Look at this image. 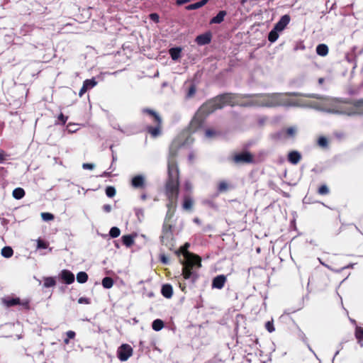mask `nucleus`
Returning <instances> with one entry per match:
<instances>
[{
  "label": "nucleus",
  "mask_w": 363,
  "mask_h": 363,
  "mask_svg": "<svg viewBox=\"0 0 363 363\" xmlns=\"http://www.w3.org/2000/svg\"><path fill=\"white\" fill-rule=\"evenodd\" d=\"M240 104L238 102V96L232 94H225L217 96L213 100L203 104L195 114L194 118L190 123V130L191 132L196 131L201 128L205 120L206 116L213 113L217 109L222 108L226 105L235 106Z\"/></svg>",
  "instance_id": "f257e3e1"
},
{
  "label": "nucleus",
  "mask_w": 363,
  "mask_h": 363,
  "mask_svg": "<svg viewBox=\"0 0 363 363\" xmlns=\"http://www.w3.org/2000/svg\"><path fill=\"white\" fill-rule=\"evenodd\" d=\"M178 144L174 141L169 148L167 159L168 181L166 184V194L169 199L167 207H174L179 194V169L175 160Z\"/></svg>",
  "instance_id": "f03ea898"
},
{
  "label": "nucleus",
  "mask_w": 363,
  "mask_h": 363,
  "mask_svg": "<svg viewBox=\"0 0 363 363\" xmlns=\"http://www.w3.org/2000/svg\"><path fill=\"white\" fill-rule=\"evenodd\" d=\"M189 244L185 245L187 248ZM185 261L183 262L182 275L185 279H191L194 283L199 277L196 270L201 267V260L198 255H195L186 251L183 252Z\"/></svg>",
  "instance_id": "7ed1b4c3"
},
{
  "label": "nucleus",
  "mask_w": 363,
  "mask_h": 363,
  "mask_svg": "<svg viewBox=\"0 0 363 363\" xmlns=\"http://www.w3.org/2000/svg\"><path fill=\"white\" fill-rule=\"evenodd\" d=\"M281 95L279 94H272L267 95H259L253 97L250 103L244 104L245 106H259L273 107L283 105Z\"/></svg>",
  "instance_id": "20e7f679"
},
{
  "label": "nucleus",
  "mask_w": 363,
  "mask_h": 363,
  "mask_svg": "<svg viewBox=\"0 0 363 363\" xmlns=\"http://www.w3.org/2000/svg\"><path fill=\"white\" fill-rule=\"evenodd\" d=\"M320 99L321 101L320 102H313L310 106L321 111L338 113V111L334 108V105L336 102L335 99L328 97H322Z\"/></svg>",
  "instance_id": "39448f33"
},
{
  "label": "nucleus",
  "mask_w": 363,
  "mask_h": 363,
  "mask_svg": "<svg viewBox=\"0 0 363 363\" xmlns=\"http://www.w3.org/2000/svg\"><path fill=\"white\" fill-rule=\"evenodd\" d=\"M133 352V348L130 345L122 344L117 350V357L121 361L125 362L132 356Z\"/></svg>",
  "instance_id": "423d86ee"
},
{
  "label": "nucleus",
  "mask_w": 363,
  "mask_h": 363,
  "mask_svg": "<svg viewBox=\"0 0 363 363\" xmlns=\"http://www.w3.org/2000/svg\"><path fill=\"white\" fill-rule=\"evenodd\" d=\"M1 303L8 308L17 305L23 306L24 307H28V302L27 301H21L18 297H13L11 296L2 298Z\"/></svg>",
  "instance_id": "0eeeda50"
},
{
  "label": "nucleus",
  "mask_w": 363,
  "mask_h": 363,
  "mask_svg": "<svg viewBox=\"0 0 363 363\" xmlns=\"http://www.w3.org/2000/svg\"><path fill=\"white\" fill-rule=\"evenodd\" d=\"M145 112H147L150 115H152L155 121V122L157 123L156 127H148V131L149 133L153 136L157 137L160 133V127H161V123L162 119L161 118L153 111L145 109Z\"/></svg>",
  "instance_id": "6e6552de"
},
{
  "label": "nucleus",
  "mask_w": 363,
  "mask_h": 363,
  "mask_svg": "<svg viewBox=\"0 0 363 363\" xmlns=\"http://www.w3.org/2000/svg\"><path fill=\"white\" fill-rule=\"evenodd\" d=\"M131 185L135 189H143L145 186V179L142 174L133 177L131 179Z\"/></svg>",
  "instance_id": "1a4fd4ad"
},
{
  "label": "nucleus",
  "mask_w": 363,
  "mask_h": 363,
  "mask_svg": "<svg viewBox=\"0 0 363 363\" xmlns=\"http://www.w3.org/2000/svg\"><path fill=\"white\" fill-rule=\"evenodd\" d=\"M289 22L290 16L289 15H284L281 16L280 20L275 24L274 28L279 32H281L284 30Z\"/></svg>",
  "instance_id": "9d476101"
},
{
  "label": "nucleus",
  "mask_w": 363,
  "mask_h": 363,
  "mask_svg": "<svg viewBox=\"0 0 363 363\" xmlns=\"http://www.w3.org/2000/svg\"><path fill=\"white\" fill-rule=\"evenodd\" d=\"M226 277L225 275H218L213 278L212 281V287L218 289H221L223 288L225 282H226Z\"/></svg>",
  "instance_id": "9b49d317"
},
{
  "label": "nucleus",
  "mask_w": 363,
  "mask_h": 363,
  "mask_svg": "<svg viewBox=\"0 0 363 363\" xmlns=\"http://www.w3.org/2000/svg\"><path fill=\"white\" fill-rule=\"evenodd\" d=\"M234 160L237 163L240 162H251L252 161V156L249 152H242L236 155Z\"/></svg>",
  "instance_id": "f8f14e48"
},
{
  "label": "nucleus",
  "mask_w": 363,
  "mask_h": 363,
  "mask_svg": "<svg viewBox=\"0 0 363 363\" xmlns=\"http://www.w3.org/2000/svg\"><path fill=\"white\" fill-rule=\"evenodd\" d=\"M61 279L67 284H71L74 281V276L70 271L64 269L60 274Z\"/></svg>",
  "instance_id": "ddd939ff"
},
{
  "label": "nucleus",
  "mask_w": 363,
  "mask_h": 363,
  "mask_svg": "<svg viewBox=\"0 0 363 363\" xmlns=\"http://www.w3.org/2000/svg\"><path fill=\"white\" fill-rule=\"evenodd\" d=\"M196 42L199 45H204L211 42V35L205 33L196 37Z\"/></svg>",
  "instance_id": "4468645a"
},
{
  "label": "nucleus",
  "mask_w": 363,
  "mask_h": 363,
  "mask_svg": "<svg viewBox=\"0 0 363 363\" xmlns=\"http://www.w3.org/2000/svg\"><path fill=\"white\" fill-rule=\"evenodd\" d=\"M301 158V154L297 151L290 152L288 155V160L293 164L298 163Z\"/></svg>",
  "instance_id": "2eb2a0df"
},
{
  "label": "nucleus",
  "mask_w": 363,
  "mask_h": 363,
  "mask_svg": "<svg viewBox=\"0 0 363 363\" xmlns=\"http://www.w3.org/2000/svg\"><path fill=\"white\" fill-rule=\"evenodd\" d=\"M162 294L167 298H169L172 296L173 289L170 284H164L162 287L161 290Z\"/></svg>",
  "instance_id": "dca6fc26"
},
{
  "label": "nucleus",
  "mask_w": 363,
  "mask_h": 363,
  "mask_svg": "<svg viewBox=\"0 0 363 363\" xmlns=\"http://www.w3.org/2000/svg\"><path fill=\"white\" fill-rule=\"evenodd\" d=\"M172 59L174 61L178 60L181 57L182 48L177 47L172 48L169 50Z\"/></svg>",
  "instance_id": "f3484780"
},
{
  "label": "nucleus",
  "mask_w": 363,
  "mask_h": 363,
  "mask_svg": "<svg viewBox=\"0 0 363 363\" xmlns=\"http://www.w3.org/2000/svg\"><path fill=\"white\" fill-rule=\"evenodd\" d=\"M226 16V11H220L211 20V23H220L223 21L224 17Z\"/></svg>",
  "instance_id": "a211bd4d"
},
{
  "label": "nucleus",
  "mask_w": 363,
  "mask_h": 363,
  "mask_svg": "<svg viewBox=\"0 0 363 363\" xmlns=\"http://www.w3.org/2000/svg\"><path fill=\"white\" fill-rule=\"evenodd\" d=\"M316 52L320 56H325L328 53V48L325 44H320L316 47Z\"/></svg>",
  "instance_id": "6ab92c4d"
},
{
  "label": "nucleus",
  "mask_w": 363,
  "mask_h": 363,
  "mask_svg": "<svg viewBox=\"0 0 363 363\" xmlns=\"http://www.w3.org/2000/svg\"><path fill=\"white\" fill-rule=\"evenodd\" d=\"M355 337L358 340V342L363 346V328L361 327H357L355 330Z\"/></svg>",
  "instance_id": "aec40b11"
},
{
  "label": "nucleus",
  "mask_w": 363,
  "mask_h": 363,
  "mask_svg": "<svg viewBox=\"0 0 363 363\" xmlns=\"http://www.w3.org/2000/svg\"><path fill=\"white\" fill-rule=\"evenodd\" d=\"M193 199L190 196H185L183 202V208L190 210L193 206Z\"/></svg>",
  "instance_id": "412c9836"
},
{
  "label": "nucleus",
  "mask_w": 363,
  "mask_h": 363,
  "mask_svg": "<svg viewBox=\"0 0 363 363\" xmlns=\"http://www.w3.org/2000/svg\"><path fill=\"white\" fill-rule=\"evenodd\" d=\"M152 329L155 331H160L164 327L163 321L160 319H156L152 322Z\"/></svg>",
  "instance_id": "4be33fe9"
},
{
  "label": "nucleus",
  "mask_w": 363,
  "mask_h": 363,
  "mask_svg": "<svg viewBox=\"0 0 363 363\" xmlns=\"http://www.w3.org/2000/svg\"><path fill=\"white\" fill-rule=\"evenodd\" d=\"M13 196L16 199H22L25 195V191L22 188H16L13 191Z\"/></svg>",
  "instance_id": "5701e85b"
},
{
  "label": "nucleus",
  "mask_w": 363,
  "mask_h": 363,
  "mask_svg": "<svg viewBox=\"0 0 363 363\" xmlns=\"http://www.w3.org/2000/svg\"><path fill=\"white\" fill-rule=\"evenodd\" d=\"M1 254L3 257L9 258L13 255V251L11 247L6 246L2 248Z\"/></svg>",
  "instance_id": "b1692460"
},
{
  "label": "nucleus",
  "mask_w": 363,
  "mask_h": 363,
  "mask_svg": "<svg viewBox=\"0 0 363 363\" xmlns=\"http://www.w3.org/2000/svg\"><path fill=\"white\" fill-rule=\"evenodd\" d=\"M113 285V280L112 278L106 277L102 279V286L105 289H111Z\"/></svg>",
  "instance_id": "393cba45"
},
{
  "label": "nucleus",
  "mask_w": 363,
  "mask_h": 363,
  "mask_svg": "<svg viewBox=\"0 0 363 363\" xmlns=\"http://www.w3.org/2000/svg\"><path fill=\"white\" fill-rule=\"evenodd\" d=\"M279 33L280 32L273 28L269 33L268 40L272 43L275 42L279 38Z\"/></svg>",
  "instance_id": "a878e982"
},
{
  "label": "nucleus",
  "mask_w": 363,
  "mask_h": 363,
  "mask_svg": "<svg viewBox=\"0 0 363 363\" xmlns=\"http://www.w3.org/2000/svg\"><path fill=\"white\" fill-rule=\"evenodd\" d=\"M88 279V275L84 272H80L77 274V281L79 283L84 284L86 282Z\"/></svg>",
  "instance_id": "bb28decb"
},
{
  "label": "nucleus",
  "mask_w": 363,
  "mask_h": 363,
  "mask_svg": "<svg viewBox=\"0 0 363 363\" xmlns=\"http://www.w3.org/2000/svg\"><path fill=\"white\" fill-rule=\"evenodd\" d=\"M122 240H123V243L127 247L131 246L134 242L133 238L130 235H123L122 237Z\"/></svg>",
  "instance_id": "cd10ccee"
},
{
  "label": "nucleus",
  "mask_w": 363,
  "mask_h": 363,
  "mask_svg": "<svg viewBox=\"0 0 363 363\" xmlns=\"http://www.w3.org/2000/svg\"><path fill=\"white\" fill-rule=\"evenodd\" d=\"M55 284V280L52 277H45L44 279V286L45 288L54 286Z\"/></svg>",
  "instance_id": "c85d7f7f"
},
{
  "label": "nucleus",
  "mask_w": 363,
  "mask_h": 363,
  "mask_svg": "<svg viewBox=\"0 0 363 363\" xmlns=\"http://www.w3.org/2000/svg\"><path fill=\"white\" fill-rule=\"evenodd\" d=\"M97 82L95 81L94 79H86L84 83H83V85L86 88V89H91L93 87H94L96 85Z\"/></svg>",
  "instance_id": "c756f323"
},
{
  "label": "nucleus",
  "mask_w": 363,
  "mask_h": 363,
  "mask_svg": "<svg viewBox=\"0 0 363 363\" xmlns=\"http://www.w3.org/2000/svg\"><path fill=\"white\" fill-rule=\"evenodd\" d=\"M121 231L117 227H112L109 231V235L111 238H117L120 235Z\"/></svg>",
  "instance_id": "7c9ffc66"
},
{
  "label": "nucleus",
  "mask_w": 363,
  "mask_h": 363,
  "mask_svg": "<svg viewBox=\"0 0 363 363\" xmlns=\"http://www.w3.org/2000/svg\"><path fill=\"white\" fill-rule=\"evenodd\" d=\"M37 249H46L48 247V242L43 241L40 238H38L37 240Z\"/></svg>",
  "instance_id": "2f4dec72"
},
{
  "label": "nucleus",
  "mask_w": 363,
  "mask_h": 363,
  "mask_svg": "<svg viewBox=\"0 0 363 363\" xmlns=\"http://www.w3.org/2000/svg\"><path fill=\"white\" fill-rule=\"evenodd\" d=\"M41 218L45 221H50L54 219V216L50 213H42Z\"/></svg>",
  "instance_id": "473e14b6"
},
{
  "label": "nucleus",
  "mask_w": 363,
  "mask_h": 363,
  "mask_svg": "<svg viewBox=\"0 0 363 363\" xmlns=\"http://www.w3.org/2000/svg\"><path fill=\"white\" fill-rule=\"evenodd\" d=\"M106 194L108 197H113L116 194V189L113 186H108L106 189Z\"/></svg>",
  "instance_id": "72a5a7b5"
},
{
  "label": "nucleus",
  "mask_w": 363,
  "mask_h": 363,
  "mask_svg": "<svg viewBox=\"0 0 363 363\" xmlns=\"http://www.w3.org/2000/svg\"><path fill=\"white\" fill-rule=\"evenodd\" d=\"M196 93V87L194 85H191L189 90H188V92L186 94V98H191Z\"/></svg>",
  "instance_id": "f704fd0d"
},
{
  "label": "nucleus",
  "mask_w": 363,
  "mask_h": 363,
  "mask_svg": "<svg viewBox=\"0 0 363 363\" xmlns=\"http://www.w3.org/2000/svg\"><path fill=\"white\" fill-rule=\"evenodd\" d=\"M318 144L320 147H326L328 145V140L325 137H320L318 140Z\"/></svg>",
  "instance_id": "c9c22d12"
},
{
  "label": "nucleus",
  "mask_w": 363,
  "mask_h": 363,
  "mask_svg": "<svg viewBox=\"0 0 363 363\" xmlns=\"http://www.w3.org/2000/svg\"><path fill=\"white\" fill-rule=\"evenodd\" d=\"M265 328L269 333H272L275 330L272 321H267L265 324Z\"/></svg>",
  "instance_id": "e433bc0d"
},
{
  "label": "nucleus",
  "mask_w": 363,
  "mask_h": 363,
  "mask_svg": "<svg viewBox=\"0 0 363 363\" xmlns=\"http://www.w3.org/2000/svg\"><path fill=\"white\" fill-rule=\"evenodd\" d=\"M286 133L289 136L293 137L296 133V128L294 127H290L286 130Z\"/></svg>",
  "instance_id": "4c0bfd02"
},
{
  "label": "nucleus",
  "mask_w": 363,
  "mask_h": 363,
  "mask_svg": "<svg viewBox=\"0 0 363 363\" xmlns=\"http://www.w3.org/2000/svg\"><path fill=\"white\" fill-rule=\"evenodd\" d=\"M328 192H329V189L326 185H322L318 189V193L320 194L324 195V194H327Z\"/></svg>",
  "instance_id": "58836bf2"
},
{
  "label": "nucleus",
  "mask_w": 363,
  "mask_h": 363,
  "mask_svg": "<svg viewBox=\"0 0 363 363\" xmlns=\"http://www.w3.org/2000/svg\"><path fill=\"white\" fill-rule=\"evenodd\" d=\"M199 3L196 2V3H194V4H190L189 6H187L186 7V10H195V9H199Z\"/></svg>",
  "instance_id": "ea45409f"
},
{
  "label": "nucleus",
  "mask_w": 363,
  "mask_h": 363,
  "mask_svg": "<svg viewBox=\"0 0 363 363\" xmlns=\"http://www.w3.org/2000/svg\"><path fill=\"white\" fill-rule=\"evenodd\" d=\"M228 189V184L225 182H221L218 185V189L220 191H225Z\"/></svg>",
  "instance_id": "a19ab883"
},
{
  "label": "nucleus",
  "mask_w": 363,
  "mask_h": 363,
  "mask_svg": "<svg viewBox=\"0 0 363 363\" xmlns=\"http://www.w3.org/2000/svg\"><path fill=\"white\" fill-rule=\"evenodd\" d=\"M8 157V155L4 152H0V163H3Z\"/></svg>",
  "instance_id": "79ce46f5"
},
{
  "label": "nucleus",
  "mask_w": 363,
  "mask_h": 363,
  "mask_svg": "<svg viewBox=\"0 0 363 363\" xmlns=\"http://www.w3.org/2000/svg\"><path fill=\"white\" fill-rule=\"evenodd\" d=\"M82 167L84 169H93L94 168V164L91 163H84L82 164Z\"/></svg>",
  "instance_id": "37998d69"
},
{
  "label": "nucleus",
  "mask_w": 363,
  "mask_h": 363,
  "mask_svg": "<svg viewBox=\"0 0 363 363\" xmlns=\"http://www.w3.org/2000/svg\"><path fill=\"white\" fill-rule=\"evenodd\" d=\"M150 18L155 22H158L160 18L158 14L153 13L150 15Z\"/></svg>",
  "instance_id": "c03bdc74"
},
{
  "label": "nucleus",
  "mask_w": 363,
  "mask_h": 363,
  "mask_svg": "<svg viewBox=\"0 0 363 363\" xmlns=\"http://www.w3.org/2000/svg\"><path fill=\"white\" fill-rule=\"evenodd\" d=\"M58 119L59 121H61L62 124H65V123L67 122V116H65L62 113H60L58 116Z\"/></svg>",
  "instance_id": "a18cd8bd"
},
{
  "label": "nucleus",
  "mask_w": 363,
  "mask_h": 363,
  "mask_svg": "<svg viewBox=\"0 0 363 363\" xmlns=\"http://www.w3.org/2000/svg\"><path fill=\"white\" fill-rule=\"evenodd\" d=\"M356 106L357 108L360 110L361 113H363V99L357 101Z\"/></svg>",
  "instance_id": "49530a36"
},
{
  "label": "nucleus",
  "mask_w": 363,
  "mask_h": 363,
  "mask_svg": "<svg viewBox=\"0 0 363 363\" xmlns=\"http://www.w3.org/2000/svg\"><path fill=\"white\" fill-rule=\"evenodd\" d=\"M66 334L69 339H73L75 337V333L72 330L67 331Z\"/></svg>",
  "instance_id": "de8ad7c7"
},
{
  "label": "nucleus",
  "mask_w": 363,
  "mask_h": 363,
  "mask_svg": "<svg viewBox=\"0 0 363 363\" xmlns=\"http://www.w3.org/2000/svg\"><path fill=\"white\" fill-rule=\"evenodd\" d=\"M111 206L109 204H105L103 206V210L106 213H109L111 211Z\"/></svg>",
  "instance_id": "09e8293b"
},
{
  "label": "nucleus",
  "mask_w": 363,
  "mask_h": 363,
  "mask_svg": "<svg viewBox=\"0 0 363 363\" xmlns=\"http://www.w3.org/2000/svg\"><path fill=\"white\" fill-rule=\"evenodd\" d=\"M87 91L86 88L83 85L81 89L79 90V96H82L83 94Z\"/></svg>",
  "instance_id": "8fccbe9b"
},
{
  "label": "nucleus",
  "mask_w": 363,
  "mask_h": 363,
  "mask_svg": "<svg viewBox=\"0 0 363 363\" xmlns=\"http://www.w3.org/2000/svg\"><path fill=\"white\" fill-rule=\"evenodd\" d=\"M135 213L138 218H140V216H143V211L142 209L136 210Z\"/></svg>",
  "instance_id": "3c124183"
},
{
  "label": "nucleus",
  "mask_w": 363,
  "mask_h": 363,
  "mask_svg": "<svg viewBox=\"0 0 363 363\" xmlns=\"http://www.w3.org/2000/svg\"><path fill=\"white\" fill-rule=\"evenodd\" d=\"M190 0H177V5H182L184 4L189 2Z\"/></svg>",
  "instance_id": "603ef678"
},
{
  "label": "nucleus",
  "mask_w": 363,
  "mask_h": 363,
  "mask_svg": "<svg viewBox=\"0 0 363 363\" xmlns=\"http://www.w3.org/2000/svg\"><path fill=\"white\" fill-rule=\"evenodd\" d=\"M213 134H214V132H213V130H207L206 131V135L207 137H211V136H212Z\"/></svg>",
  "instance_id": "864d4df0"
},
{
  "label": "nucleus",
  "mask_w": 363,
  "mask_h": 363,
  "mask_svg": "<svg viewBox=\"0 0 363 363\" xmlns=\"http://www.w3.org/2000/svg\"><path fill=\"white\" fill-rule=\"evenodd\" d=\"M208 0H201L200 1H199V7H202L203 6H204L207 2H208Z\"/></svg>",
  "instance_id": "5fc2aeb1"
},
{
  "label": "nucleus",
  "mask_w": 363,
  "mask_h": 363,
  "mask_svg": "<svg viewBox=\"0 0 363 363\" xmlns=\"http://www.w3.org/2000/svg\"><path fill=\"white\" fill-rule=\"evenodd\" d=\"M185 189H186V190H190V189H191V185L190 182H186L185 183Z\"/></svg>",
  "instance_id": "6e6d98bb"
},
{
  "label": "nucleus",
  "mask_w": 363,
  "mask_h": 363,
  "mask_svg": "<svg viewBox=\"0 0 363 363\" xmlns=\"http://www.w3.org/2000/svg\"><path fill=\"white\" fill-rule=\"evenodd\" d=\"M79 303H88V301H86V298H80L79 299Z\"/></svg>",
  "instance_id": "4d7b16f0"
},
{
  "label": "nucleus",
  "mask_w": 363,
  "mask_h": 363,
  "mask_svg": "<svg viewBox=\"0 0 363 363\" xmlns=\"http://www.w3.org/2000/svg\"><path fill=\"white\" fill-rule=\"evenodd\" d=\"M194 223H197V224H200V223H201L200 220H199V218H195L194 219Z\"/></svg>",
  "instance_id": "13d9d810"
},
{
  "label": "nucleus",
  "mask_w": 363,
  "mask_h": 363,
  "mask_svg": "<svg viewBox=\"0 0 363 363\" xmlns=\"http://www.w3.org/2000/svg\"><path fill=\"white\" fill-rule=\"evenodd\" d=\"M146 198H147L146 194H143V195H141V199H142V200H145V199H146Z\"/></svg>",
  "instance_id": "bf43d9fd"
},
{
  "label": "nucleus",
  "mask_w": 363,
  "mask_h": 363,
  "mask_svg": "<svg viewBox=\"0 0 363 363\" xmlns=\"http://www.w3.org/2000/svg\"><path fill=\"white\" fill-rule=\"evenodd\" d=\"M319 261H320V264H321L322 265H323V266H325V267H326L329 268V267H328L327 264H325V263L322 262L320 261V259H319Z\"/></svg>",
  "instance_id": "052dcab7"
},
{
  "label": "nucleus",
  "mask_w": 363,
  "mask_h": 363,
  "mask_svg": "<svg viewBox=\"0 0 363 363\" xmlns=\"http://www.w3.org/2000/svg\"><path fill=\"white\" fill-rule=\"evenodd\" d=\"M162 261L164 262V263H167V259L165 257H162Z\"/></svg>",
  "instance_id": "680f3d73"
},
{
  "label": "nucleus",
  "mask_w": 363,
  "mask_h": 363,
  "mask_svg": "<svg viewBox=\"0 0 363 363\" xmlns=\"http://www.w3.org/2000/svg\"><path fill=\"white\" fill-rule=\"evenodd\" d=\"M69 339L68 337H67V339H65V340H64L65 343V344H68V343H69Z\"/></svg>",
  "instance_id": "e2e57ef3"
},
{
  "label": "nucleus",
  "mask_w": 363,
  "mask_h": 363,
  "mask_svg": "<svg viewBox=\"0 0 363 363\" xmlns=\"http://www.w3.org/2000/svg\"><path fill=\"white\" fill-rule=\"evenodd\" d=\"M318 81H319L320 84H322L323 82V78H320Z\"/></svg>",
  "instance_id": "0e129e2a"
},
{
  "label": "nucleus",
  "mask_w": 363,
  "mask_h": 363,
  "mask_svg": "<svg viewBox=\"0 0 363 363\" xmlns=\"http://www.w3.org/2000/svg\"><path fill=\"white\" fill-rule=\"evenodd\" d=\"M104 175H106V172H103V174L101 176L103 177Z\"/></svg>",
  "instance_id": "69168bd1"
}]
</instances>
